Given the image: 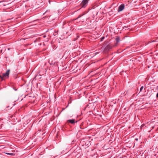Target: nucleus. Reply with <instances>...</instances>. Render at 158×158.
<instances>
[{"label":"nucleus","instance_id":"obj_1","mask_svg":"<svg viewBox=\"0 0 158 158\" xmlns=\"http://www.w3.org/2000/svg\"><path fill=\"white\" fill-rule=\"evenodd\" d=\"M10 71V69L8 70L5 73H3L2 74V76L0 75V78L1 79L0 81H1L3 80H4L3 78L5 77L6 78H8L9 77V72Z\"/></svg>","mask_w":158,"mask_h":158},{"label":"nucleus","instance_id":"obj_13","mask_svg":"<svg viewBox=\"0 0 158 158\" xmlns=\"http://www.w3.org/2000/svg\"><path fill=\"white\" fill-rule=\"evenodd\" d=\"M135 140H138V139L136 138V139H135Z\"/></svg>","mask_w":158,"mask_h":158},{"label":"nucleus","instance_id":"obj_3","mask_svg":"<svg viewBox=\"0 0 158 158\" xmlns=\"http://www.w3.org/2000/svg\"><path fill=\"white\" fill-rule=\"evenodd\" d=\"M95 6H92L91 7H89V8L88 11H87L83 15H79V16L77 18V19H78V18L81 17V16H83L84 15H85L86 13H88L89 11L90 10L94 9L95 8Z\"/></svg>","mask_w":158,"mask_h":158},{"label":"nucleus","instance_id":"obj_5","mask_svg":"<svg viewBox=\"0 0 158 158\" xmlns=\"http://www.w3.org/2000/svg\"><path fill=\"white\" fill-rule=\"evenodd\" d=\"M145 91V88H144V87L142 86L140 89V91L139 92V93H143Z\"/></svg>","mask_w":158,"mask_h":158},{"label":"nucleus","instance_id":"obj_14","mask_svg":"<svg viewBox=\"0 0 158 158\" xmlns=\"http://www.w3.org/2000/svg\"><path fill=\"white\" fill-rule=\"evenodd\" d=\"M137 116L138 117V115H137Z\"/></svg>","mask_w":158,"mask_h":158},{"label":"nucleus","instance_id":"obj_2","mask_svg":"<svg viewBox=\"0 0 158 158\" xmlns=\"http://www.w3.org/2000/svg\"><path fill=\"white\" fill-rule=\"evenodd\" d=\"M89 0H83L81 3V8H85L87 6Z\"/></svg>","mask_w":158,"mask_h":158},{"label":"nucleus","instance_id":"obj_6","mask_svg":"<svg viewBox=\"0 0 158 158\" xmlns=\"http://www.w3.org/2000/svg\"><path fill=\"white\" fill-rule=\"evenodd\" d=\"M67 122L72 124H73L75 122V120L73 119L68 120H67Z\"/></svg>","mask_w":158,"mask_h":158},{"label":"nucleus","instance_id":"obj_12","mask_svg":"<svg viewBox=\"0 0 158 158\" xmlns=\"http://www.w3.org/2000/svg\"><path fill=\"white\" fill-rule=\"evenodd\" d=\"M156 96L157 98H158V93H157Z\"/></svg>","mask_w":158,"mask_h":158},{"label":"nucleus","instance_id":"obj_7","mask_svg":"<svg viewBox=\"0 0 158 158\" xmlns=\"http://www.w3.org/2000/svg\"><path fill=\"white\" fill-rule=\"evenodd\" d=\"M116 42L117 43H118L120 40V38L118 36L116 37V39H115Z\"/></svg>","mask_w":158,"mask_h":158},{"label":"nucleus","instance_id":"obj_9","mask_svg":"<svg viewBox=\"0 0 158 158\" xmlns=\"http://www.w3.org/2000/svg\"><path fill=\"white\" fill-rule=\"evenodd\" d=\"M112 47V46L111 45H108L107 46V48L109 50L111 49Z\"/></svg>","mask_w":158,"mask_h":158},{"label":"nucleus","instance_id":"obj_10","mask_svg":"<svg viewBox=\"0 0 158 158\" xmlns=\"http://www.w3.org/2000/svg\"><path fill=\"white\" fill-rule=\"evenodd\" d=\"M6 153L8 155H13V154L12 153Z\"/></svg>","mask_w":158,"mask_h":158},{"label":"nucleus","instance_id":"obj_11","mask_svg":"<svg viewBox=\"0 0 158 158\" xmlns=\"http://www.w3.org/2000/svg\"><path fill=\"white\" fill-rule=\"evenodd\" d=\"M104 38V37H102L101 39V41H102Z\"/></svg>","mask_w":158,"mask_h":158},{"label":"nucleus","instance_id":"obj_8","mask_svg":"<svg viewBox=\"0 0 158 158\" xmlns=\"http://www.w3.org/2000/svg\"><path fill=\"white\" fill-rule=\"evenodd\" d=\"M145 127V125L144 124H143L141 125L140 127V129H142L143 128H144Z\"/></svg>","mask_w":158,"mask_h":158},{"label":"nucleus","instance_id":"obj_4","mask_svg":"<svg viewBox=\"0 0 158 158\" xmlns=\"http://www.w3.org/2000/svg\"><path fill=\"white\" fill-rule=\"evenodd\" d=\"M124 4H121V5L119 7L118 9V11L120 12L122 11L124 8Z\"/></svg>","mask_w":158,"mask_h":158}]
</instances>
